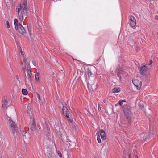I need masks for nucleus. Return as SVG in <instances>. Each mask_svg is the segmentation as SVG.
<instances>
[{
    "label": "nucleus",
    "instance_id": "nucleus-1",
    "mask_svg": "<svg viewBox=\"0 0 158 158\" xmlns=\"http://www.w3.org/2000/svg\"><path fill=\"white\" fill-rule=\"evenodd\" d=\"M85 81L87 83L88 86L93 85L94 79V74L90 70L87 69L85 73Z\"/></svg>",
    "mask_w": 158,
    "mask_h": 158
},
{
    "label": "nucleus",
    "instance_id": "nucleus-2",
    "mask_svg": "<svg viewBox=\"0 0 158 158\" xmlns=\"http://www.w3.org/2000/svg\"><path fill=\"white\" fill-rule=\"evenodd\" d=\"M18 8L16 9V12H17L18 16L20 21H22L23 19V15L24 14V12L22 10L21 4L19 5Z\"/></svg>",
    "mask_w": 158,
    "mask_h": 158
},
{
    "label": "nucleus",
    "instance_id": "nucleus-3",
    "mask_svg": "<svg viewBox=\"0 0 158 158\" xmlns=\"http://www.w3.org/2000/svg\"><path fill=\"white\" fill-rule=\"evenodd\" d=\"M9 120V122L10 124L13 133L14 134L17 133L18 131V128L15 123L12 120L10 117Z\"/></svg>",
    "mask_w": 158,
    "mask_h": 158
},
{
    "label": "nucleus",
    "instance_id": "nucleus-4",
    "mask_svg": "<svg viewBox=\"0 0 158 158\" xmlns=\"http://www.w3.org/2000/svg\"><path fill=\"white\" fill-rule=\"evenodd\" d=\"M132 81L134 85L138 89H140L141 86V82L139 80L135 79H133Z\"/></svg>",
    "mask_w": 158,
    "mask_h": 158
},
{
    "label": "nucleus",
    "instance_id": "nucleus-5",
    "mask_svg": "<svg viewBox=\"0 0 158 158\" xmlns=\"http://www.w3.org/2000/svg\"><path fill=\"white\" fill-rule=\"evenodd\" d=\"M18 28L15 29L18 30V31L21 34H23L25 32L24 28L20 23L19 24Z\"/></svg>",
    "mask_w": 158,
    "mask_h": 158
},
{
    "label": "nucleus",
    "instance_id": "nucleus-6",
    "mask_svg": "<svg viewBox=\"0 0 158 158\" xmlns=\"http://www.w3.org/2000/svg\"><path fill=\"white\" fill-rule=\"evenodd\" d=\"M130 23L132 27H135L136 25V22L135 18L132 16L130 17Z\"/></svg>",
    "mask_w": 158,
    "mask_h": 158
},
{
    "label": "nucleus",
    "instance_id": "nucleus-7",
    "mask_svg": "<svg viewBox=\"0 0 158 158\" xmlns=\"http://www.w3.org/2000/svg\"><path fill=\"white\" fill-rule=\"evenodd\" d=\"M68 109L65 106H63L62 108L63 113L66 115L65 117L68 118H69V113L68 111H67Z\"/></svg>",
    "mask_w": 158,
    "mask_h": 158
},
{
    "label": "nucleus",
    "instance_id": "nucleus-8",
    "mask_svg": "<svg viewBox=\"0 0 158 158\" xmlns=\"http://www.w3.org/2000/svg\"><path fill=\"white\" fill-rule=\"evenodd\" d=\"M147 67L145 65L142 66L140 70V73L141 75H143L145 72L147 71Z\"/></svg>",
    "mask_w": 158,
    "mask_h": 158
},
{
    "label": "nucleus",
    "instance_id": "nucleus-9",
    "mask_svg": "<svg viewBox=\"0 0 158 158\" xmlns=\"http://www.w3.org/2000/svg\"><path fill=\"white\" fill-rule=\"evenodd\" d=\"M23 139L24 140L29 139H30L29 135L26 132H25V131H23Z\"/></svg>",
    "mask_w": 158,
    "mask_h": 158
},
{
    "label": "nucleus",
    "instance_id": "nucleus-10",
    "mask_svg": "<svg viewBox=\"0 0 158 158\" xmlns=\"http://www.w3.org/2000/svg\"><path fill=\"white\" fill-rule=\"evenodd\" d=\"M60 135L61 137V139L63 141L67 140L68 139V138L65 132L61 134H60Z\"/></svg>",
    "mask_w": 158,
    "mask_h": 158
},
{
    "label": "nucleus",
    "instance_id": "nucleus-11",
    "mask_svg": "<svg viewBox=\"0 0 158 158\" xmlns=\"http://www.w3.org/2000/svg\"><path fill=\"white\" fill-rule=\"evenodd\" d=\"M99 131L102 139L103 140H105L106 138V137L105 132L102 129H100Z\"/></svg>",
    "mask_w": 158,
    "mask_h": 158
},
{
    "label": "nucleus",
    "instance_id": "nucleus-12",
    "mask_svg": "<svg viewBox=\"0 0 158 158\" xmlns=\"http://www.w3.org/2000/svg\"><path fill=\"white\" fill-rule=\"evenodd\" d=\"M36 123L34 120H33L32 122L31 123V129L32 131H35V130Z\"/></svg>",
    "mask_w": 158,
    "mask_h": 158
},
{
    "label": "nucleus",
    "instance_id": "nucleus-13",
    "mask_svg": "<svg viewBox=\"0 0 158 158\" xmlns=\"http://www.w3.org/2000/svg\"><path fill=\"white\" fill-rule=\"evenodd\" d=\"M123 72L122 70L121 69H119L118 71V76L120 77V78H121V77L123 76L121 75H123Z\"/></svg>",
    "mask_w": 158,
    "mask_h": 158
},
{
    "label": "nucleus",
    "instance_id": "nucleus-14",
    "mask_svg": "<svg viewBox=\"0 0 158 158\" xmlns=\"http://www.w3.org/2000/svg\"><path fill=\"white\" fill-rule=\"evenodd\" d=\"M120 89L119 88H115L112 89V92L113 93L119 92L120 91Z\"/></svg>",
    "mask_w": 158,
    "mask_h": 158
},
{
    "label": "nucleus",
    "instance_id": "nucleus-15",
    "mask_svg": "<svg viewBox=\"0 0 158 158\" xmlns=\"http://www.w3.org/2000/svg\"><path fill=\"white\" fill-rule=\"evenodd\" d=\"M54 126L56 130L58 132H60V128L58 126V124H57L56 123L55 124Z\"/></svg>",
    "mask_w": 158,
    "mask_h": 158
},
{
    "label": "nucleus",
    "instance_id": "nucleus-16",
    "mask_svg": "<svg viewBox=\"0 0 158 158\" xmlns=\"http://www.w3.org/2000/svg\"><path fill=\"white\" fill-rule=\"evenodd\" d=\"M14 24L15 25V29H17L18 28V27L19 25V24H18V21L17 19H15L14 20Z\"/></svg>",
    "mask_w": 158,
    "mask_h": 158
},
{
    "label": "nucleus",
    "instance_id": "nucleus-17",
    "mask_svg": "<svg viewBox=\"0 0 158 158\" xmlns=\"http://www.w3.org/2000/svg\"><path fill=\"white\" fill-rule=\"evenodd\" d=\"M8 104L7 101L5 99L3 101V103L2 104V107L4 108Z\"/></svg>",
    "mask_w": 158,
    "mask_h": 158
},
{
    "label": "nucleus",
    "instance_id": "nucleus-18",
    "mask_svg": "<svg viewBox=\"0 0 158 158\" xmlns=\"http://www.w3.org/2000/svg\"><path fill=\"white\" fill-rule=\"evenodd\" d=\"M40 74L39 73H37L35 75V79L37 81H38L39 80V77L40 76Z\"/></svg>",
    "mask_w": 158,
    "mask_h": 158
},
{
    "label": "nucleus",
    "instance_id": "nucleus-19",
    "mask_svg": "<svg viewBox=\"0 0 158 158\" xmlns=\"http://www.w3.org/2000/svg\"><path fill=\"white\" fill-rule=\"evenodd\" d=\"M27 73L28 74V78H30L31 76V72L30 69H28V70H27Z\"/></svg>",
    "mask_w": 158,
    "mask_h": 158
},
{
    "label": "nucleus",
    "instance_id": "nucleus-20",
    "mask_svg": "<svg viewBox=\"0 0 158 158\" xmlns=\"http://www.w3.org/2000/svg\"><path fill=\"white\" fill-rule=\"evenodd\" d=\"M19 51L20 52L21 54L22 55V56H23V57H24L25 56V54H24L23 53L22 50V48H21V47L20 46H19Z\"/></svg>",
    "mask_w": 158,
    "mask_h": 158
},
{
    "label": "nucleus",
    "instance_id": "nucleus-21",
    "mask_svg": "<svg viewBox=\"0 0 158 158\" xmlns=\"http://www.w3.org/2000/svg\"><path fill=\"white\" fill-rule=\"evenodd\" d=\"M22 92L23 94L24 95H26L28 94L27 91L25 89H22Z\"/></svg>",
    "mask_w": 158,
    "mask_h": 158
},
{
    "label": "nucleus",
    "instance_id": "nucleus-22",
    "mask_svg": "<svg viewBox=\"0 0 158 158\" xmlns=\"http://www.w3.org/2000/svg\"><path fill=\"white\" fill-rule=\"evenodd\" d=\"M126 102V101L125 100H121L119 101L118 103L120 106H122L123 104V103L125 102Z\"/></svg>",
    "mask_w": 158,
    "mask_h": 158
},
{
    "label": "nucleus",
    "instance_id": "nucleus-23",
    "mask_svg": "<svg viewBox=\"0 0 158 158\" xmlns=\"http://www.w3.org/2000/svg\"><path fill=\"white\" fill-rule=\"evenodd\" d=\"M98 137H97V140H98V142L99 143H100L101 142V140L100 138V137L99 134L98 132Z\"/></svg>",
    "mask_w": 158,
    "mask_h": 158
},
{
    "label": "nucleus",
    "instance_id": "nucleus-24",
    "mask_svg": "<svg viewBox=\"0 0 158 158\" xmlns=\"http://www.w3.org/2000/svg\"><path fill=\"white\" fill-rule=\"evenodd\" d=\"M22 68L23 72L25 74V69L26 68V66L24 65V66H23Z\"/></svg>",
    "mask_w": 158,
    "mask_h": 158
},
{
    "label": "nucleus",
    "instance_id": "nucleus-25",
    "mask_svg": "<svg viewBox=\"0 0 158 158\" xmlns=\"http://www.w3.org/2000/svg\"><path fill=\"white\" fill-rule=\"evenodd\" d=\"M139 106L140 108L142 109V110H143L144 109V105L143 104H139Z\"/></svg>",
    "mask_w": 158,
    "mask_h": 158
},
{
    "label": "nucleus",
    "instance_id": "nucleus-26",
    "mask_svg": "<svg viewBox=\"0 0 158 158\" xmlns=\"http://www.w3.org/2000/svg\"><path fill=\"white\" fill-rule=\"evenodd\" d=\"M28 111H27V112L29 114H30V111H31V107L29 106H28Z\"/></svg>",
    "mask_w": 158,
    "mask_h": 158
},
{
    "label": "nucleus",
    "instance_id": "nucleus-27",
    "mask_svg": "<svg viewBox=\"0 0 158 158\" xmlns=\"http://www.w3.org/2000/svg\"><path fill=\"white\" fill-rule=\"evenodd\" d=\"M23 62H24V64H23V65H24V66H26L27 65V63H26V59H25V58H23Z\"/></svg>",
    "mask_w": 158,
    "mask_h": 158
},
{
    "label": "nucleus",
    "instance_id": "nucleus-28",
    "mask_svg": "<svg viewBox=\"0 0 158 158\" xmlns=\"http://www.w3.org/2000/svg\"><path fill=\"white\" fill-rule=\"evenodd\" d=\"M23 5L24 6H27L26 0H23Z\"/></svg>",
    "mask_w": 158,
    "mask_h": 158
},
{
    "label": "nucleus",
    "instance_id": "nucleus-29",
    "mask_svg": "<svg viewBox=\"0 0 158 158\" xmlns=\"http://www.w3.org/2000/svg\"><path fill=\"white\" fill-rule=\"evenodd\" d=\"M27 9V6H24L23 7V9H22V10H23L24 11L26 10Z\"/></svg>",
    "mask_w": 158,
    "mask_h": 158
},
{
    "label": "nucleus",
    "instance_id": "nucleus-30",
    "mask_svg": "<svg viewBox=\"0 0 158 158\" xmlns=\"http://www.w3.org/2000/svg\"><path fill=\"white\" fill-rule=\"evenodd\" d=\"M6 26L8 28H9L10 27V25L9 24V23L8 21H6Z\"/></svg>",
    "mask_w": 158,
    "mask_h": 158
},
{
    "label": "nucleus",
    "instance_id": "nucleus-31",
    "mask_svg": "<svg viewBox=\"0 0 158 158\" xmlns=\"http://www.w3.org/2000/svg\"><path fill=\"white\" fill-rule=\"evenodd\" d=\"M58 154L60 157H62V154L60 151L58 152Z\"/></svg>",
    "mask_w": 158,
    "mask_h": 158
},
{
    "label": "nucleus",
    "instance_id": "nucleus-32",
    "mask_svg": "<svg viewBox=\"0 0 158 158\" xmlns=\"http://www.w3.org/2000/svg\"><path fill=\"white\" fill-rule=\"evenodd\" d=\"M32 63L33 64L34 66H36V61L35 60H32Z\"/></svg>",
    "mask_w": 158,
    "mask_h": 158
},
{
    "label": "nucleus",
    "instance_id": "nucleus-33",
    "mask_svg": "<svg viewBox=\"0 0 158 158\" xmlns=\"http://www.w3.org/2000/svg\"><path fill=\"white\" fill-rule=\"evenodd\" d=\"M101 109V107H100V105L99 104V103L98 104V110L99 111Z\"/></svg>",
    "mask_w": 158,
    "mask_h": 158
},
{
    "label": "nucleus",
    "instance_id": "nucleus-34",
    "mask_svg": "<svg viewBox=\"0 0 158 158\" xmlns=\"http://www.w3.org/2000/svg\"><path fill=\"white\" fill-rule=\"evenodd\" d=\"M30 70V65L29 64H28L27 65V70H28V69H29Z\"/></svg>",
    "mask_w": 158,
    "mask_h": 158
},
{
    "label": "nucleus",
    "instance_id": "nucleus-35",
    "mask_svg": "<svg viewBox=\"0 0 158 158\" xmlns=\"http://www.w3.org/2000/svg\"><path fill=\"white\" fill-rule=\"evenodd\" d=\"M81 73V70L80 69H78L77 73L78 74H79Z\"/></svg>",
    "mask_w": 158,
    "mask_h": 158
},
{
    "label": "nucleus",
    "instance_id": "nucleus-36",
    "mask_svg": "<svg viewBox=\"0 0 158 158\" xmlns=\"http://www.w3.org/2000/svg\"><path fill=\"white\" fill-rule=\"evenodd\" d=\"M124 114H125V116H126V118H129V115H127L126 114V113L125 112V111H124Z\"/></svg>",
    "mask_w": 158,
    "mask_h": 158
},
{
    "label": "nucleus",
    "instance_id": "nucleus-37",
    "mask_svg": "<svg viewBox=\"0 0 158 158\" xmlns=\"http://www.w3.org/2000/svg\"><path fill=\"white\" fill-rule=\"evenodd\" d=\"M149 136H148L145 139V140H146L147 141H149Z\"/></svg>",
    "mask_w": 158,
    "mask_h": 158
},
{
    "label": "nucleus",
    "instance_id": "nucleus-38",
    "mask_svg": "<svg viewBox=\"0 0 158 158\" xmlns=\"http://www.w3.org/2000/svg\"><path fill=\"white\" fill-rule=\"evenodd\" d=\"M9 33L10 35H13V33L11 31H10V30H9Z\"/></svg>",
    "mask_w": 158,
    "mask_h": 158
},
{
    "label": "nucleus",
    "instance_id": "nucleus-39",
    "mask_svg": "<svg viewBox=\"0 0 158 158\" xmlns=\"http://www.w3.org/2000/svg\"><path fill=\"white\" fill-rule=\"evenodd\" d=\"M68 121H69V122H70V123L72 122V121H73V120H72V119H70V118H69V119H68Z\"/></svg>",
    "mask_w": 158,
    "mask_h": 158
},
{
    "label": "nucleus",
    "instance_id": "nucleus-40",
    "mask_svg": "<svg viewBox=\"0 0 158 158\" xmlns=\"http://www.w3.org/2000/svg\"><path fill=\"white\" fill-rule=\"evenodd\" d=\"M37 97L39 100L40 99V96L38 94H37Z\"/></svg>",
    "mask_w": 158,
    "mask_h": 158
},
{
    "label": "nucleus",
    "instance_id": "nucleus-41",
    "mask_svg": "<svg viewBox=\"0 0 158 158\" xmlns=\"http://www.w3.org/2000/svg\"><path fill=\"white\" fill-rule=\"evenodd\" d=\"M152 60H150L149 61V65H151L152 64Z\"/></svg>",
    "mask_w": 158,
    "mask_h": 158
},
{
    "label": "nucleus",
    "instance_id": "nucleus-42",
    "mask_svg": "<svg viewBox=\"0 0 158 158\" xmlns=\"http://www.w3.org/2000/svg\"><path fill=\"white\" fill-rule=\"evenodd\" d=\"M149 136H150L151 137H152V135H153V133L152 132H150L149 134Z\"/></svg>",
    "mask_w": 158,
    "mask_h": 158
},
{
    "label": "nucleus",
    "instance_id": "nucleus-43",
    "mask_svg": "<svg viewBox=\"0 0 158 158\" xmlns=\"http://www.w3.org/2000/svg\"><path fill=\"white\" fill-rule=\"evenodd\" d=\"M155 19L156 20H158V16L157 15H156L155 17Z\"/></svg>",
    "mask_w": 158,
    "mask_h": 158
},
{
    "label": "nucleus",
    "instance_id": "nucleus-44",
    "mask_svg": "<svg viewBox=\"0 0 158 158\" xmlns=\"http://www.w3.org/2000/svg\"><path fill=\"white\" fill-rule=\"evenodd\" d=\"M131 154H130L129 155L128 158H131Z\"/></svg>",
    "mask_w": 158,
    "mask_h": 158
},
{
    "label": "nucleus",
    "instance_id": "nucleus-45",
    "mask_svg": "<svg viewBox=\"0 0 158 158\" xmlns=\"http://www.w3.org/2000/svg\"><path fill=\"white\" fill-rule=\"evenodd\" d=\"M6 56H7V55H8V52H7V48L6 49Z\"/></svg>",
    "mask_w": 158,
    "mask_h": 158
},
{
    "label": "nucleus",
    "instance_id": "nucleus-46",
    "mask_svg": "<svg viewBox=\"0 0 158 158\" xmlns=\"http://www.w3.org/2000/svg\"><path fill=\"white\" fill-rule=\"evenodd\" d=\"M7 61L9 63H10V62H9V60L8 57L7 58Z\"/></svg>",
    "mask_w": 158,
    "mask_h": 158
},
{
    "label": "nucleus",
    "instance_id": "nucleus-47",
    "mask_svg": "<svg viewBox=\"0 0 158 158\" xmlns=\"http://www.w3.org/2000/svg\"><path fill=\"white\" fill-rule=\"evenodd\" d=\"M49 158H52V156L51 155H49V156H48Z\"/></svg>",
    "mask_w": 158,
    "mask_h": 158
},
{
    "label": "nucleus",
    "instance_id": "nucleus-48",
    "mask_svg": "<svg viewBox=\"0 0 158 158\" xmlns=\"http://www.w3.org/2000/svg\"><path fill=\"white\" fill-rule=\"evenodd\" d=\"M10 2L11 3H13V0H9Z\"/></svg>",
    "mask_w": 158,
    "mask_h": 158
},
{
    "label": "nucleus",
    "instance_id": "nucleus-49",
    "mask_svg": "<svg viewBox=\"0 0 158 158\" xmlns=\"http://www.w3.org/2000/svg\"><path fill=\"white\" fill-rule=\"evenodd\" d=\"M6 110H7V111L8 112V110H9V107H7V108H6Z\"/></svg>",
    "mask_w": 158,
    "mask_h": 158
},
{
    "label": "nucleus",
    "instance_id": "nucleus-50",
    "mask_svg": "<svg viewBox=\"0 0 158 158\" xmlns=\"http://www.w3.org/2000/svg\"><path fill=\"white\" fill-rule=\"evenodd\" d=\"M135 158H138L137 156L136 155L135 156Z\"/></svg>",
    "mask_w": 158,
    "mask_h": 158
},
{
    "label": "nucleus",
    "instance_id": "nucleus-51",
    "mask_svg": "<svg viewBox=\"0 0 158 158\" xmlns=\"http://www.w3.org/2000/svg\"><path fill=\"white\" fill-rule=\"evenodd\" d=\"M29 25H28V24L27 25V27H28V26H29Z\"/></svg>",
    "mask_w": 158,
    "mask_h": 158
},
{
    "label": "nucleus",
    "instance_id": "nucleus-52",
    "mask_svg": "<svg viewBox=\"0 0 158 158\" xmlns=\"http://www.w3.org/2000/svg\"><path fill=\"white\" fill-rule=\"evenodd\" d=\"M12 108H13V110L14 111V108H13V107L12 106Z\"/></svg>",
    "mask_w": 158,
    "mask_h": 158
},
{
    "label": "nucleus",
    "instance_id": "nucleus-53",
    "mask_svg": "<svg viewBox=\"0 0 158 158\" xmlns=\"http://www.w3.org/2000/svg\"><path fill=\"white\" fill-rule=\"evenodd\" d=\"M103 102H105V101H103Z\"/></svg>",
    "mask_w": 158,
    "mask_h": 158
},
{
    "label": "nucleus",
    "instance_id": "nucleus-54",
    "mask_svg": "<svg viewBox=\"0 0 158 158\" xmlns=\"http://www.w3.org/2000/svg\"><path fill=\"white\" fill-rule=\"evenodd\" d=\"M20 158H22L21 157Z\"/></svg>",
    "mask_w": 158,
    "mask_h": 158
}]
</instances>
